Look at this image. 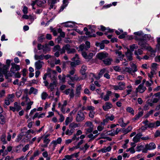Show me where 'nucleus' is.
Returning a JSON list of instances; mask_svg holds the SVG:
<instances>
[{"label":"nucleus","instance_id":"nucleus-1","mask_svg":"<svg viewBox=\"0 0 160 160\" xmlns=\"http://www.w3.org/2000/svg\"><path fill=\"white\" fill-rule=\"evenodd\" d=\"M134 39L135 40L139 41L138 44L141 47V49L146 48L147 47L146 41L145 40L144 38H138L137 36H135Z\"/></svg>","mask_w":160,"mask_h":160},{"label":"nucleus","instance_id":"nucleus-2","mask_svg":"<svg viewBox=\"0 0 160 160\" xmlns=\"http://www.w3.org/2000/svg\"><path fill=\"white\" fill-rule=\"evenodd\" d=\"M84 119V115L81 110H80L78 112L77 115L76 121L78 122H80Z\"/></svg>","mask_w":160,"mask_h":160},{"label":"nucleus","instance_id":"nucleus-3","mask_svg":"<svg viewBox=\"0 0 160 160\" xmlns=\"http://www.w3.org/2000/svg\"><path fill=\"white\" fill-rule=\"evenodd\" d=\"M108 54L107 53L103 52L98 53L96 55V57L99 59L102 60L103 59L107 58L108 57Z\"/></svg>","mask_w":160,"mask_h":160},{"label":"nucleus","instance_id":"nucleus-4","mask_svg":"<svg viewBox=\"0 0 160 160\" xmlns=\"http://www.w3.org/2000/svg\"><path fill=\"white\" fill-rule=\"evenodd\" d=\"M12 67L10 68V71L12 73H15V72L17 71H18L20 69V66L12 62L11 64Z\"/></svg>","mask_w":160,"mask_h":160},{"label":"nucleus","instance_id":"nucleus-5","mask_svg":"<svg viewBox=\"0 0 160 160\" xmlns=\"http://www.w3.org/2000/svg\"><path fill=\"white\" fill-rule=\"evenodd\" d=\"M127 48V51L126 52L125 55L127 57L129 61H131L132 60V53L128 48Z\"/></svg>","mask_w":160,"mask_h":160},{"label":"nucleus","instance_id":"nucleus-6","mask_svg":"<svg viewBox=\"0 0 160 160\" xmlns=\"http://www.w3.org/2000/svg\"><path fill=\"white\" fill-rule=\"evenodd\" d=\"M43 64H44L43 62L40 60H38L35 63V66L36 69L37 70L40 69L42 67V65Z\"/></svg>","mask_w":160,"mask_h":160},{"label":"nucleus","instance_id":"nucleus-7","mask_svg":"<svg viewBox=\"0 0 160 160\" xmlns=\"http://www.w3.org/2000/svg\"><path fill=\"white\" fill-rule=\"evenodd\" d=\"M145 148L147 150H151L153 149L156 148V145L154 143L151 142L149 144L146 145Z\"/></svg>","mask_w":160,"mask_h":160},{"label":"nucleus","instance_id":"nucleus-8","mask_svg":"<svg viewBox=\"0 0 160 160\" xmlns=\"http://www.w3.org/2000/svg\"><path fill=\"white\" fill-rule=\"evenodd\" d=\"M112 107L111 103L109 102L105 103V105L102 106V108L104 111H107L108 109H110Z\"/></svg>","mask_w":160,"mask_h":160},{"label":"nucleus","instance_id":"nucleus-9","mask_svg":"<svg viewBox=\"0 0 160 160\" xmlns=\"http://www.w3.org/2000/svg\"><path fill=\"white\" fill-rule=\"evenodd\" d=\"M69 44H67L64 46L62 48V49L60 50L61 52L60 53L61 54L64 53L65 52V50L67 51V49H68L69 48Z\"/></svg>","mask_w":160,"mask_h":160},{"label":"nucleus","instance_id":"nucleus-10","mask_svg":"<svg viewBox=\"0 0 160 160\" xmlns=\"http://www.w3.org/2000/svg\"><path fill=\"white\" fill-rule=\"evenodd\" d=\"M81 89V86L80 85L78 86L76 90V92L75 94V97H79L80 94V90Z\"/></svg>","mask_w":160,"mask_h":160},{"label":"nucleus","instance_id":"nucleus-11","mask_svg":"<svg viewBox=\"0 0 160 160\" xmlns=\"http://www.w3.org/2000/svg\"><path fill=\"white\" fill-rule=\"evenodd\" d=\"M104 63L107 65H109L111 64L112 59L111 58H107L102 60Z\"/></svg>","mask_w":160,"mask_h":160},{"label":"nucleus","instance_id":"nucleus-12","mask_svg":"<svg viewBox=\"0 0 160 160\" xmlns=\"http://www.w3.org/2000/svg\"><path fill=\"white\" fill-rule=\"evenodd\" d=\"M87 70L86 67L84 65H83L81 68L80 73L82 75H85L86 74V71Z\"/></svg>","mask_w":160,"mask_h":160},{"label":"nucleus","instance_id":"nucleus-13","mask_svg":"<svg viewBox=\"0 0 160 160\" xmlns=\"http://www.w3.org/2000/svg\"><path fill=\"white\" fill-rule=\"evenodd\" d=\"M132 128L130 126H129L128 128L127 129H123L122 130V132H125V134L127 133L130 132L132 130Z\"/></svg>","mask_w":160,"mask_h":160},{"label":"nucleus","instance_id":"nucleus-14","mask_svg":"<svg viewBox=\"0 0 160 160\" xmlns=\"http://www.w3.org/2000/svg\"><path fill=\"white\" fill-rule=\"evenodd\" d=\"M48 49L49 47L47 44H45L44 45H42V49L43 50V52L44 53H46V51L48 50Z\"/></svg>","mask_w":160,"mask_h":160},{"label":"nucleus","instance_id":"nucleus-15","mask_svg":"<svg viewBox=\"0 0 160 160\" xmlns=\"http://www.w3.org/2000/svg\"><path fill=\"white\" fill-rule=\"evenodd\" d=\"M34 57L35 59L37 60L38 59L42 60L44 59V55L43 54H42L40 55H35Z\"/></svg>","mask_w":160,"mask_h":160},{"label":"nucleus","instance_id":"nucleus-16","mask_svg":"<svg viewBox=\"0 0 160 160\" xmlns=\"http://www.w3.org/2000/svg\"><path fill=\"white\" fill-rule=\"evenodd\" d=\"M143 112L141 111L139 112L136 115L134 119V120H137L139 118L142 116L143 114Z\"/></svg>","mask_w":160,"mask_h":160},{"label":"nucleus","instance_id":"nucleus-17","mask_svg":"<svg viewBox=\"0 0 160 160\" xmlns=\"http://www.w3.org/2000/svg\"><path fill=\"white\" fill-rule=\"evenodd\" d=\"M95 45L97 47L99 46L101 49H103L104 48L105 45L103 42L99 43L97 42L96 43Z\"/></svg>","mask_w":160,"mask_h":160},{"label":"nucleus","instance_id":"nucleus-18","mask_svg":"<svg viewBox=\"0 0 160 160\" xmlns=\"http://www.w3.org/2000/svg\"><path fill=\"white\" fill-rule=\"evenodd\" d=\"M69 48L68 49H67V53L68 54L73 53L76 52V50L74 48H70V46L69 45Z\"/></svg>","mask_w":160,"mask_h":160},{"label":"nucleus","instance_id":"nucleus-19","mask_svg":"<svg viewBox=\"0 0 160 160\" xmlns=\"http://www.w3.org/2000/svg\"><path fill=\"white\" fill-rule=\"evenodd\" d=\"M7 73L6 69H4L0 68V77H3V74Z\"/></svg>","mask_w":160,"mask_h":160},{"label":"nucleus","instance_id":"nucleus-20","mask_svg":"<svg viewBox=\"0 0 160 160\" xmlns=\"http://www.w3.org/2000/svg\"><path fill=\"white\" fill-rule=\"evenodd\" d=\"M135 36H137L138 38H141L142 37L143 33L142 31L138 32H134Z\"/></svg>","mask_w":160,"mask_h":160},{"label":"nucleus","instance_id":"nucleus-21","mask_svg":"<svg viewBox=\"0 0 160 160\" xmlns=\"http://www.w3.org/2000/svg\"><path fill=\"white\" fill-rule=\"evenodd\" d=\"M130 51L132 52L135 49H137L138 48V46L135 44H133L130 46Z\"/></svg>","mask_w":160,"mask_h":160},{"label":"nucleus","instance_id":"nucleus-22","mask_svg":"<svg viewBox=\"0 0 160 160\" xmlns=\"http://www.w3.org/2000/svg\"><path fill=\"white\" fill-rule=\"evenodd\" d=\"M156 70V68H154L153 69H152V71L150 72L151 75H150L149 73L148 74V76L151 79L153 77V75Z\"/></svg>","mask_w":160,"mask_h":160},{"label":"nucleus","instance_id":"nucleus-23","mask_svg":"<svg viewBox=\"0 0 160 160\" xmlns=\"http://www.w3.org/2000/svg\"><path fill=\"white\" fill-rule=\"evenodd\" d=\"M5 122V119L4 117V116L2 115H0V122L2 124H3Z\"/></svg>","mask_w":160,"mask_h":160},{"label":"nucleus","instance_id":"nucleus-24","mask_svg":"<svg viewBox=\"0 0 160 160\" xmlns=\"http://www.w3.org/2000/svg\"><path fill=\"white\" fill-rule=\"evenodd\" d=\"M127 111L131 113L132 114L134 115V111L132 108L130 107H128L127 108Z\"/></svg>","mask_w":160,"mask_h":160},{"label":"nucleus","instance_id":"nucleus-25","mask_svg":"<svg viewBox=\"0 0 160 160\" xmlns=\"http://www.w3.org/2000/svg\"><path fill=\"white\" fill-rule=\"evenodd\" d=\"M76 57H73L72 59V60L74 61V62H75L77 65H79L80 64V61L78 59L76 60Z\"/></svg>","mask_w":160,"mask_h":160},{"label":"nucleus","instance_id":"nucleus-26","mask_svg":"<svg viewBox=\"0 0 160 160\" xmlns=\"http://www.w3.org/2000/svg\"><path fill=\"white\" fill-rule=\"evenodd\" d=\"M69 126L70 128H75L78 127V125L76 123L72 122L69 124Z\"/></svg>","mask_w":160,"mask_h":160},{"label":"nucleus","instance_id":"nucleus-27","mask_svg":"<svg viewBox=\"0 0 160 160\" xmlns=\"http://www.w3.org/2000/svg\"><path fill=\"white\" fill-rule=\"evenodd\" d=\"M75 95L74 93V91L73 89H72L71 90L70 93H69V96L71 98H73L74 96Z\"/></svg>","mask_w":160,"mask_h":160},{"label":"nucleus","instance_id":"nucleus-28","mask_svg":"<svg viewBox=\"0 0 160 160\" xmlns=\"http://www.w3.org/2000/svg\"><path fill=\"white\" fill-rule=\"evenodd\" d=\"M93 127H89V128L87 129L86 130V134L88 133H90L92 132L93 130Z\"/></svg>","mask_w":160,"mask_h":160},{"label":"nucleus","instance_id":"nucleus-29","mask_svg":"<svg viewBox=\"0 0 160 160\" xmlns=\"http://www.w3.org/2000/svg\"><path fill=\"white\" fill-rule=\"evenodd\" d=\"M149 51L151 52V56L152 57H154L155 56V53L156 52V50H154L152 48L150 47Z\"/></svg>","mask_w":160,"mask_h":160},{"label":"nucleus","instance_id":"nucleus-30","mask_svg":"<svg viewBox=\"0 0 160 160\" xmlns=\"http://www.w3.org/2000/svg\"><path fill=\"white\" fill-rule=\"evenodd\" d=\"M131 67L132 68H133L134 69L133 72H135L137 71V66L134 63H132V65H131Z\"/></svg>","mask_w":160,"mask_h":160},{"label":"nucleus","instance_id":"nucleus-31","mask_svg":"<svg viewBox=\"0 0 160 160\" xmlns=\"http://www.w3.org/2000/svg\"><path fill=\"white\" fill-rule=\"evenodd\" d=\"M142 38H144V39L146 41V40L148 39H149L151 38V36L150 35H143L142 37H141Z\"/></svg>","mask_w":160,"mask_h":160},{"label":"nucleus","instance_id":"nucleus-32","mask_svg":"<svg viewBox=\"0 0 160 160\" xmlns=\"http://www.w3.org/2000/svg\"><path fill=\"white\" fill-rule=\"evenodd\" d=\"M125 71L130 73H131L132 71V68L128 67H126L125 68Z\"/></svg>","mask_w":160,"mask_h":160},{"label":"nucleus","instance_id":"nucleus-33","mask_svg":"<svg viewBox=\"0 0 160 160\" xmlns=\"http://www.w3.org/2000/svg\"><path fill=\"white\" fill-rule=\"evenodd\" d=\"M48 95L45 92H43L42 94V99L45 100L46 99Z\"/></svg>","mask_w":160,"mask_h":160},{"label":"nucleus","instance_id":"nucleus-34","mask_svg":"<svg viewBox=\"0 0 160 160\" xmlns=\"http://www.w3.org/2000/svg\"><path fill=\"white\" fill-rule=\"evenodd\" d=\"M86 45L85 46V50H87L88 49L90 48V42L88 41H86L85 42Z\"/></svg>","mask_w":160,"mask_h":160},{"label":"nucleus","instance_id":"nucleus-35","mask_svg":"<svg viewBox=\"0 0 160 160\" xmlns=\"http://www.w3.org/2000/svg\"><path fill=\"white\" fill-rule=\"evenodd\" d=\"M60 49V46L59 45H57L55 46L53 48V51L55 52L57 50H59Z\"/></svg>","mask_w":160,"mask_h":160},{"label":"nucleus","instance_id":"nucleus-36","mask_svg":"<svg viewBox=\"0 0 160 160\" xmlns=\"http://www.w3.org/2000/svg\"><path fill=\"white\" fill-rule=\"evenodd\" d=\"M106 69L105 68H103L101 70L100 72L98 74V75L101 76L102 75L106 72Z\"/></svg>","mask_w":160,"mask_h":160},{"label":"nucleus","instance_id":"nucleus-37","mask_svg":"<svg viewBox=\"0 0 160 160\" xmlns=\"http://www.w3.org/2000/svg\"><path fill=\"white\" fill-rule=\"evenodd\" d=\"M6 136L5 134H3L1 137V140L2 142H4V143H5L6 142L5 141Z\"/></svg>","mask_w":160,"mask_h":160},{"label":"nucleus","instance_id":"nucleus-38","mask_svg":"<svg viewBox=\"0 0 160 160\" xmlns=\"http://www.w3.org/2000/svg\"><path fill=\"white\" fill-rule=\"evenodd\" d=\"M79 48L80 49L78 50L79 51L80 50L82 51L84 49H85V45L84 44H82L80 45L79 46Z\"/></svg>","mask_w":160,"mask_h":160},{"label":"nucleus","instance_id":"nucleus-39","mask_svg":"<svg viewBox=\"0 0 160 160\" xmlns=\"http://www.w3.org/2000/svg\"><path fill=\"white\" fill-rule=\"evenodd\" d=\"M85 124L87 126L89 127H93L92 123L90 122H87L85 123Z\"/></svg>","mask_w":160,"mask_h":160},{"label":"nucleus","instance_id":"nucleus-40","mask_svg":"<svg viewBox=\"0 0 160 160\" xmlns=\"http://www.w3.org/2000/svg\"><path fill=\"white\" fill-rule=\"evenodd\" d=\"M93 56V53L92 52L89 53V54L88 55L87 59L90 60L92 58Z\"/></svg>","mask_w":160,"mask_h":160},{"label":"nucleus","instance_id":"nucleus-41","mask_svg":"<svg viewBox=\"0 0 160 160\" xmlns=\"http://www.w3.org/2000/svg\"><path fill=\"white\" fill-rule=\"evenodd\" d=\"M143 84H140L138 88H136V92H139V91L138 90V89L140 90H142V88H143Z\"/></svg>","mask_w":160,"mask_h":160},{"label":"nucleus","instance_id":"nucleus-42","mask_svg":"<svg viewBox=\"0 0 160 160\" xmlns=\"http://www.w3.org/2000/svg\"><path fill=\"white\" fill-rule=\"evenodd\" d=\"M127 35L126 32H125L118 36V38L120 39H122L124 38Z\"/></svg>","mask_w":160,"mask_h":160},{"label":"nucleus","instance_id":"nucleus-43","mask_svg":"<svg viewBox=\"0 0 160 160\" xmlns=\"http://www.w3.org/2000/svg\"><path fill=\"white\" fill-rule=\"evenodd\" d=\"M155 124L154 123H148V125L147 127L149 128H153L155 126Z\"/></svg>","mask_w":160,"mask_h":160},{"label":"nucleus","instance_id":"nucleus-44","mask_svg":"<svg viewBox=\"0 0 160 160\" xmlns=\"http://www.w3.org/2000/svg\"><path fill=\"white\" fill-rule=\"evenodd\" d=\"M140 139H139L136 136H135L134 137L133 139V141L135 142H137L138 141H139Z\"/></svg>","mask_w":160,"mask_h":160},{"label":"nucleus","instance_id":"nucleus-45","mask_svg":"<svg viewBox=\"0 0 160 160\" xmlns=\"http://www.w3.org/2000/svg\"><path fill=\"white\" fill-rule=\"evenodd\" d=\"M28 8L26 6L23 7V9L22 10L24 14H26L28 13Z\"/></svg>","mask_w":160,"mask_h":160},{"label":"nucleus","instance_id":"nucleus-46","mask_svg":"<svg viewBox=\"0 0 160 160\" xmlns=\"http://www.w3.org/2000/svg\"><path fill=\"white\" fill-rule=\"evenodd\" d=\"M45 39V38L44 36H41L39 37L38 38V41L40 42H42L43 41V40Z\"/></svg>","mask_w":160,"mask_h":160},{"label":"nucleus","instance_id":"nucleus-47","mask_svg":"<svg viewBox=\"0 0 160 160\" xmlns=\"http://www.w3.org/2000/svg\"><path fill=\"white\" fill-rule=\"evenodd\" d=\"M78 79H79V78L76 75H75L74 77H71V80L72 81L77 80Z\"/></svg>","mask_w":160,"mask_h":160},{"label":"nucleus","instance_id":"nucleus-48","mask_svg":"<svg viewBox=\"0 0 160 160\" xmlns=\"http://www.w3.org/2000/svg\"><path fill=\"white\" fill-rule=\"evenodd\" d=\"M34 90H36L37 91L36 92H37V90L34 88L33 87H32L30 88V90L29 92V95L31 94L34 91Z\"/></svg>","mask_w":160,"mask_h":160},{"label":"nucleus","instance_id":"nucleus-49","mask_svg":"<svg viewBox=\"0 0 160 160\" xmlns=\"http://www.w3.org/2000/svg\"><path fill=\"white\" fill-rule=\"evenodd\" d=\"M95 112L93 111H90L89 114V116L90 117L93 118L94 117Z\"/></svg>","mask_w":160,"mask_h":160},{"label":"nucleus","instance_id":"nucleus-50","mask_svg":"<svg viewBox=\"0 0 160 160\" xmlns=\"http://www.w3.org/2000/svg\"><path fill=\"white\" fill-rule=\"evenodd\" d=\"M160 136V132L158 130H157L155 133L154 137L155 138Z\"/></svg>","mask_w":160,"mask_h":160},{"label":"nucleus","instance_id":"nucleus-51","mask_svg":"<svg viewBox=\"0 0 160 160\" xmlns=\"http://www.w3.org/2000/svg\"><path fill=\"white\" fill-rule=\"evenodd\" d=\"M29 148V145L27 144L26 145L24 148H22V150L23 152H25L27 150H28Z\"/></svg>","mask_w":160,"mask_h":160},{"label":"nucleus","instance_id":"nucleus-52","mask_svg":"<svg viewBox=\"0 0 160 160\" xmlns=\"http://www.w3.org/2000/svg\"><path fill=\"white\" fill-rule=\"evenodd\" d=\"M82 54L83 57L85 59H87V58L88 57V55L87 54L86 52H82Z\"/></svg>","mask_w":160,"mask_h":160},{"label":"nucleus","instance_id":"nucleus-53","mask_svg":"<svg viewBox=\"0 0 160 160\" xmlns=\"http://www.w3.org/2000/svg\"><path fill=\"white\" fill-rule=\"evenodd\" d=\"M90 88L91 90L94 91L95 88V87L94 84H92L90 85Z\"/></svg>","mask_w":160,"mask_h":160},{"label":"nucleus","instance_id":"nucleus-54","mask_svg":"<svg viewBox=\"0 0 160 160\" xmlns=\"http://www.w3.org/2000/svg\"><path fill=\"white\" fill-rule=\"evenodd\" d=\"M36 1L37 5L39 6V7H41L42 6V3L41 1L36 0Z\"/></svg>","mask_w":160,"mask_h":160},{"label":"nucleus","instance_id":"nucleus-55","mask_svg":"<svg viewBox=\"0 0 160 160\" xmlns=\"http://www.w3.org/2000/svg\"><path fill=\"white\" fill-rule=\"evenodd\" d=\"M79 153V152H78L77 153H75L71 155V157L72 158L74 157H75V158H77L78 156V154Z\"/></svg>","mask_w":160,"mask_h":160},{"label":"nucleus","instance_id":"nucleus-56","mask_svg":"<svg viewBox=\"0 0 160 160\" xmlns=\"http://www.w3.org/2000/svg\"><path fill=\"white\" fill-rule=\"evenodd\" d=\"M22 136L23 135L21 134L18 135L17 139V141L19 142L22 139Z\"/></svg>","mask_w":160,"mask_h":160},{"label":"nucleus","instance_id":"nucleus-57","mask_svg":"<svg viewBox=\"0 0 160 160\" xmlns=\"http://www.w3.org/2000/svg\"><path fill=\"white\" fill-rule=\"evenodd\" d=\"M5 93V91L4 90H2L0 91V97H2L4 96Z\"/></svg>","mask_w":160,"mask_h":160},{"label":"nucleus","instance_id":"nucleus-58","mask_svg":"<svg viewBox=\"0 0 160 160\" xmlns=\"http://www.w3.org/2000/svg\"><path fill=\"white\" fill-rule=\"evenodd\" d=\"M15 107V108H16V111L17 112L19 111L20 110H21L22 109L21 106L19 105H18V106H17Z\"/></svg>","mask_w":160,"mask_h":160},{"label":"nucleus","instance_id":"nucleus-59","mask_svg":"<svg viewBox=\"0 0 160 160\" xmlns=\"http://www.w3.org/2000/svg\"><path fill=\"white\" fill-rule=\"evenodd\" d=\"M50 29L52 32H53V35L54 36H56L57 35V32L56 31L54 30L51 27Z\"/></svg>","mask_w":160,"mask_h":160},{"label":"nucleus","instance_id":"nucleus-60","mask_svg":"<svg viewBox=\"0 0 160 160\" xmlns=\"http://www.w3.org/2000/svg\"><path fill=\"white\" fill-rule=\"evenodd\" d=\"M14 76L16 78H19L21 77V74H20L19 72H17L15 73Z\"/></svg>","mask_w":160,"mask_h":160},{"label":"nucleus","instance_id":"nucleus-61","mask_svg":"<svg viewBox=\"0 0 160 160\" xmlns=\"http://www.w3.org/2000/svg\"><path fill=\"white\" fill-rule=\"evenodd\" d=\"M75 69L73 68H72V70L69 71V73L71 75H73L75 73Z\"/></svg>","mask_w":160,"mask_h":160},{"label":"nucleus","instance_id":"nucleus-62","mask_svg":"<svg viewBox=\"0 0 160 160\" xmlns=\"http://www.w3.org/2000/svg\"><path fill=\"white\" fill-rule=\"evenodd\" d=\"M124 78L123 75H119L117 77V79L118 80H122Z\"/></svg>","mask_w":160,"mask_h":160},{"label":"nucleus","instance_id":"nucleus-63","mask_svg":"<svg viewBox=\"0 0 160 160\" xmlns=\"http://www.w3.org/2000/svg\"><path fill=\"white\" fill-rule=\"evenodd\" d=\"M46 38L48 40H51L52 39V36L50 34H47L46 35Z\"/></svg>","mask_w":160,"mask_h":160},{"label":"nucleus","instance_id":"nucleus-64","mask_svg":"<svg viewBox=\"0 0 160 160\" xmlns=\"http://www.w3.org/2000/svg\"><path fill=\"white\" fill-rule=\"evenodd\" d=\"M156 97H158V98L160 99V92H158L156 93L154 95Z\"/></svg>","mask_w":160,"mask_h":160}]
</instances>
